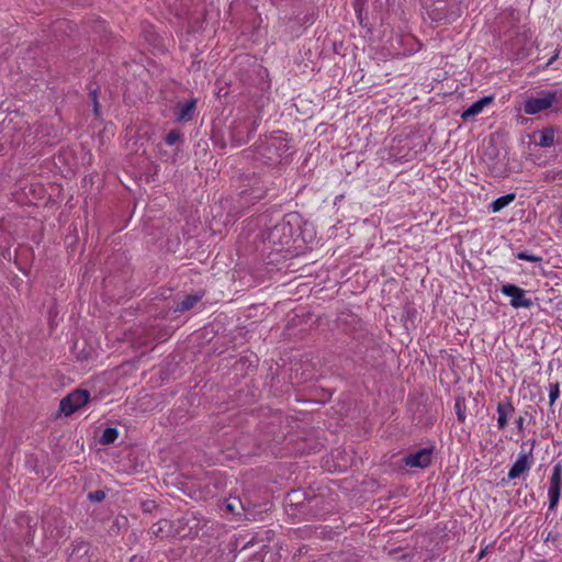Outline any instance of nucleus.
Returning a JSON list of instances; mask_svg holds the SVG:
<instances>
[{
    "label": "nucleus",
    "instance_id": "1",
    "mask_svg": "<svg viewBox=\"0 0 562 562\" xmlns=\"http://www.w3.org/2000/svg\"><path fill=\"white\" fill-rule=\"evenodd\" d=\"M335 326L358 342L355 349L356 355L369 364L374 363L375 355L380 356V345L357 314L348 310L340 312L335 321Z\"/></svg>",
    "mask_w": 562,
    "mask_h": 562
},
{
    "label": "nucleus",
    "instance_id": "2",
    "mask_svg": "<svg viewBox=\"0 0 562 562\" xmlns=\"http://www.w3.org/2000/svg\"><path fill=\"white\" fill-rule=\"evenodd\" d=\"M301 223L297 213L285 214L276 225L261 232L263 249L270 252H291L300 248Z\"/></svg>",
    "mask_w": 562,
    "mask_h": 562
},
{
    "label": "nucleus",
    "instance_id": "3",
    "mask_svg": "<svg viewBox=\"0 0 562 562\" xmlns=\"http://www.w3.org/2000/svg\"><path fill=\"white\" fill-rule=\"evenodd\" d=\"M251 151L254 160L268 166L288 164L293 153L291 138L283 131L259 138Z\"/></svg>",
    "mask_w": 562,
    "mask_h": 562
},
{
    "label": "nucleus",
    "instance_id": "4",
    "mask_svg": "<svg viewBox=\"0 0 562 562\" xmlns=\"http://www.w3.org/2000/svg\"><path fill=\"white\" fill-rule=\"evenodd\" d=\"M423 14L438 25L450 24L458 20L463 11L459 0H419Z\"/></svg>",
    "mask_w": 562,
    "mask_h": 562
},
{
    "label": "nucleus",
    "instance_id": "5",
    "mask_svg": "<svg viewBox=\"0 0 562 562\" xmlns=\"http://www.w3.org/2000/svg\"><path fill=\"white\" fill-rule=\"evenodd\" d=\"M562 92L559 90L542 91L537 98H528L524 103V112L528 115H535L539 112L560 105Z\"/></svg>",
    "mask_w": 562,
    "mask_h": 562
},
{
    "label": "nucleus",
    "instance_id": "6",
    "mask_svg": "<svg viewBox=\"0 0 562 562\" xmlns=\"http://www.w3.org/2000/svg\"><path fill=\"white\" fill-rule=\"evenodd\" d=\"M202 520L194 513H186L182 517L173 520V530L176 538L196 537L202 528Z\"/></svg>",
    "mask_w": 562,
    "mask_h": 562
},
{
    "label": "nucleus",
    "instance_id": "7",
    "mask_svg": "<svg viewBox=\"0 0 562 562\" xmlns=\"http://www.w3.org/2000/svg\"><path fill=\"white\" fill-rule=\"evenodd\" d=\"M90 398V393L87 390H75L61 398L59 403V411L65 416H70L81 407H83Z\"/></svg>",
    "mask_w": 562,
    "mask_h": 562
},
{
    "label": "nucleus",
    "instance_id": "8",
    "mask_svg": "<svg viewBox=\"0 0 562 562\" xmlns=\"http://www.w3.org/2000/svg\"><path fill=\"white\" fill-rule=\"evenodd\" d=\"M562 493V464H554L550 476L548 498L549 510H554L560 502Z\"/></svg>",
    "mask_w": 562,
    "mask_h": 562
},
{
    "label": "nucleus",
    "instance_id": "9",
    "mask_svg": "<svg viewBox=\"0 0 562 562\" xmlns=\"http://www.w3.org/2000/svg\"><path fill=\"white\" fill-rule=\"evenodd\" d=\"M501 291L504 295L510 297V305L514 308H529L533 305L532 301L526 297V291L516 284H504Z\"/></svg>",
    "mask_w": 562,
    "mask_h": 562
},
{
    "label": "nucleus",
    "instance_id": "10",
    "mask_svg": "<svg viewBox=\"0 0 562 562\" xmlns=\"http://www.w3.org/2000/svg\"><path fill=\"white\" fill-rule=\"evenodd\" d=\"M536 443L533 439L531 441V448L528 452H524L519 456V458L515 461L507 473V477L509 481L518 479L521 474L527 473L532 464V448Z\"/></svg>",
    "mask_w": 562,
    "mask_h": 562
},
{
    "label": "nucleus",
    "instance_id": "11",
    "mask_svg": "<svg viewBox=\"0 0 562 562\" xmlns=\"http://www.w3.org/2000/svg\"><path fill=\"white\" fill-rule=\"evenodd\" d=\"M432 461V448H422L404 458V463L411 468L425 469Z\"/></svg>",
    "mask_w": 562,
    "mask_h": 562
},
{
    "label": "nucleus",
    "instance_id": "12",
    "mask_svg": "<svg viewBox=\"0 0 562 562\" xmlns=\"http://www.w3.org/2000/svg\"><path fill=\"white\" fill-rule=\"evenodd\" d=\"M196 109V99L190 98L183 102H178L175 106V121L178 123H187L193 120Z\"/></svg>",
    "mask_w": 562,
    "mask_h": 562
},
{
    "label": "nucleus",
    "instance_id": "13",
    "mask_svg": "<svg viewBox=\"0 0 562 562\" xmlns=\"http://www.w3.org/2000/svg\"><path fill=\"white\" fill-rule=\"evenodd\" d=\"M68 562H90V543L83 540L72 542Z\"/></svg>",
    "mask_w": 562,
    "mask_h": 562
},
{
    "label": "nucleus",
    "instance_id": "14",
    "mask_svg": "<svg viewBox=\"0 0 562 562\" xmlns=\"http://www.w3.org/2000/svg\"><path fill=\"white\" fill-rule=\"evenodd\" d=\"M149 532L154 538H176L173 530V520L160 519L159 521L155 522L151 526Z\"/></svg>",
    "mask_w": 562,
    "mask_h": 562
},
{
    "label": "nucleus",
    "instance_id": "15",
    "mask_svg": "<svg viewBox=\"0 0 562 562\" xmlns=\"http://www.w3.org/2000/svg\"><path fill=\"white\" fill-rule=\"evenodd\" d=\"M514 412L515 407L509 398L497 404V427L499 430H504L506 428L508 419Z\"/></svg>",
    "mask_w": 562,
    "mask_h": 562
},
{
    "label": "nucleus",
    "instance_id": "16",
    "mask_svg": "<svg viewBox=\"0 0 562 562\" xmlns=\"http://www.w3.org/2000/svg\"><path fill=\"white\" fill-rule=\"evenodd\" d=\"M559 130H557L553 126H547L537 133L539 134V139L536 142V144L542 148L551 147L554 143L560 144V138L555 139V133Z\"/></svg>",
    "mask_w": 562,
    "mask_h": 562
},
{
    "label": "nucleus",
    "instance_id": "17",
    "mask_svg": "<svg viewBox=\"0 0 562 562\" xmlns=\"http://www.w3.org/2000/svg\"><path fill=\"white\" fill-rule=\"evenodd\" d=\"M493 99H494L493 95H485V97L479 99L477 101H475L474 103H472L461 114L462 120L467 121V120H469L471 117H474L477 114H480L483 111L484 106L490 104L493 101Z\"/></svg>",
    "mask_w": 562,
    "mask_h": 562
},
{
    "label": "nucleus",
    "instance_id": "18",
    "mask_svg": "<svg viewBox=\"0 0 562 562\" xmlns=\"http://www.w3.org/2000/svg\"><path fill=\"white\" fill-rule=\"evenodd\" d=\"M289 502L291 505H295L300 507L301 509L305 507L304 501H307V503H317L318 497L315 495H312L311 497H306L305 494H303L301 491H292L288 494Z\"/></svg>",
    "mask_w": 562,
    "mask_h": 562
},
{
    "label": "nucleus",
    "instance_id": "19",
    "mask_svg": "<svg viewBox=\"0 0 562 562\" xmlns=\"http://www.w3.org/2000/svg\"><path fill=\"white\" fill-rule=\"evenodd\" d=\"M202 295L200 294H190L187 295L182 301L178 302L176 306L177 312H186L191 310L200 300Z\"/></svg>",
    "mask_w": 562,
    "mask_h": 562
},
{
    "label": "nucleus",
    "instance_id": "20",
    "mask_svg": "<svg viewBox=\"0 0 562 562\" xmlns=\"http://www.w3.org/2000/svg\"><path fill=\"white\" fill-rule=\"evenodd\" d=\"M516 198V194L515 193H507L505 195H502L499 198H497L496 200H494L492 203H491V210L492 212L496 213V212H499L501 210H503L504 207H506L509 203H512Z\"/></svg>",
    "mask_w": 562,
    "mask_h": 562
},
{
    "label": "nucleus",
    "instance_id": "21",
    "mask_svg": "<svg viewBox=\"0 0 562 562\" xmlns=\"http://www.w3.org/2000/svg\"><path fill=\"white\" fill-rule=\"evenodd\" d=\"M119 437V430L114 427H108L103 430L99 442L101 445H110L113 443Z\"/></svg>",
    "mask_w": 562,
    "mask_h": 562
},
{
    "label": "nucleus",
    "instance_id": "22",
    "mask_svg": "<svg viewBox=\"0 0 562 562\" xmlns=\"http://www.w3.org/2000/svg\"><path fill=\"white\" fill-rule=\"evenodd\" d=\"M183 137V134L180 132V130L173 128L168 132V134L165 136V143L169 146H173L177 143L181 142Z\"/></svg>",
    "mask_w": 562,
    "mask_h": 562
},
{
    "label": "nucleus",
    "instance_id": "23",
    "mask_svg": "<svg viewBox=\"0 0 562 562\" xmlns=\"http://www.w3.org/2000/svg\"><path fill=\"white\" fill-rule=\"evenodd\" d=\"M454 409L457 414V418L460 423L465 420V400L463 397H458L454 403Z\"/></svg>",
    "mask_w": 562,
    "mask_h": 562
},
{
    "label": "nucleus",
    "instance_id": "24",
    "mask_svg": "<svg viewBox=\"0 0 562 562\" xmlns=\"http://www.w3.org/2000/svg\"><path fill=\"white\" fill-rule=\"evenodd\" d=\"M547 182L562 181V169H550L543 173Z\"/></svg>",
    "mask_w": 562,
    "mask_h": 562
},
{
    "label": "nucleus",
    "instance_id": "25",
    "mask_svg": "<svg viewBox=\"0 0 562 562\" xmlns=\"http://www.w3.org/2000/svg\"><path fill=\"white\" fill-rule=\"evenodd\" d=\"M516 257L520 260H526L530 262H541L542 258L540 256H536L527 250H522L517 252Z\"/></svg>",
    "mask_w": 562,
    "mask_h": 562
},
{
    "label": "nucleus",
    "instance_id": "26",
    "mask_svg": "<svg viewBox=\"0 0 562 562\" xmlns=\"http://www.w3.org/2000/svg\"><path fill=\"white\" fill-rule=\"evenodd\" d=\"M560 396V384L558 382L549 385V403L553 405Z\"/></svg>",
    "mask_w": 562,
    "mask_h": 562
},
{
    "label": "nucleus",
    "instance_id": "27",
    "mask_svg": "<svg viewBox=\"0 0 562 562\" xmlns=\"http://www.w3.org/2000/svg\"><path fill=\"white\" fill-rule=\"evenodd\" d=\"M90 98H91V101H92V105H93V112L94 114L98 116L100 114V104H99V101H98V89H90Z\"/></svg>",
    "mask_w": 562,
    "mask_h": 562
},
{
    "label": "nucleus",
    "instance_id": "28",
    "mask_svg": "<svg viewBox=\"0 0 562 562\" xmlns=\"http://www.w3.org/2000/svg\"><path fill=\"white\" fill-rule=\"evenodd\" d=\"M239 128H240V125H236L232 130V139L235 143V145H237V146L241 145L243 143L247 142V139H248V136L246 138L239 136V132H238Z\"/></svg>",
    "mask_w": 562,
    "mask_h": 562
},
{
    "label": "nucleus",
    "instance_id": "29",
    "mask_svg": "<svg viewBox=\"0 0 562 562\" xmlns=\"http://www.w3.org/2000/svg\"><path fill=\"white\" fill-rule=\"evenodd\" d=\"M105 498V493L102 490H97L88 494V499L94 503H100Z\"/></svg>",
    "mask_w": 562,
    "mask_h": 562
},
{
    "label": "nucleus",
    "instance_id": "30",
    "mask_svg": "<svg viewBox=\"0 0 562 562\" xmlns=\"http://www.w3.org/2000/svg\"><path fill=\"white\" fill-rule=\"evenodd\" d=\"M357 14V19L361 26H368L369 25V19H368V11L364 8V10H355Z\"/></svg>",
    "mask_w": 562,
    "mask_h": 562
},
{
    "label": "nucleus",
    "instance_id": "31",
    "mask_svg": "<svg viewBox=\"0 0 562 562\" xmlns=\"http://www.w3.org/2000/svg\"><path fill=\"white\" fill-rule=\"evenodd\" d=\"M237 505L241 506L240 501L237 497L228 498L226 501V509L233 514H237Z\"/></svg>",
    "mask_w": 562,
    "mask_h": 562
},
{
    "label": "nucleus",
    "instance_id": "32",
    "mask_svg": "<svg viewBox=\"0 0 562 562\" xmlns=\"http://www.w3.org/2000/svg\"><path fill=\"white\" fill-rule=\"evenodd\" d=\"M311 532H312L311 529L307 527H305L303 529L297 528V529L293 530V535L296 537H300V538L307 537Z\"/></svg>",
    "mask_w": 562,
    "mask_h": 562
},
{
    "label": "nucleus",
    "instance_id": "33",
    "mask_svg": "<svg viewBox=\"0 0 562 562\" xmlns=\"http://www.w3.org/2000/svg\"><path fill=\"white\" fill-rule=\"evenodd\" d=\"M368 0H353L355 10H364Z\"/></svg>",
    "mask_w": 562,
    "mask_h": 562
},
{
    "label": "nucleus",
    "instance_id": "34",
    "mask_svg": "<svg viewBox=\"0 0 562 562\" xmlns=\"http://www.w3.org/2000/svg\"><path fill=\"white\" fill-rule=\"evenodd\" d=\"M559 55H560V49L557 48L553 56L547 61L546 67L551 66L559 58Z\"/></svg>",
    "mask_w": 562,
    "mask_h": 562
},
{
    "label": "nucleus",
    "instance_id": "35",
    "mask_svg": "<svg viewBox=\"0 0 562 562\" xmlns=\"http://www.w3.org/2000/svg\"><path fill=\"white\" fill-rule=\"evenodd\" d=\"M130 562H146V558L142 554H134L131 557Z\"/></svg>",
    "mask_w": 562,
    "mask_h": 562
},
{
    "label": "nucleus",
    "instance_id": "36",
    "mask_svg": "<svg viewBox=\"0 0 562 562\" xmlns=\"http://www.w3.org/2000/svg\"><path fill=\"white\" fill-rule=\"evenodd\" d=\"M524 422H525V419H524V417H522V416H519V417H518V418H516V420H515V424H516L517 429H518L519 431L524 430Z\"/></svg>",
    "mask_w": 562,
    "mask_h": 562
},
{
    "label": "nucleus",
    "instance_id": "37",
    "mask_svg": "<svg viewBox=\"0 0 562 562\" xmlns=\"http://www.w3.org/2000/svg\"><path fill=\"white\" fill-rule=\"evenodd\" d=\"M151 507H154V502H145L143 504L144 512H150Z\"/></svg>",
    "mask_w": 562,
    "mask_h": 562
},
{
    "label": "nucleus",
    "instance_id": "38",
    "mask_svg": "<svg viewBox=\"0 0 562 562\" xmlns=\"http://www.w3.org/2000/svg\"><path fill=\"white\" fill-rule=\"evenodd\" d=\"M486 551H487V547H486V548H484V549H482V550L480 551L479 555H477V559H479V560L483 559V558L485 557V554H486Z\"/></svg>",
    "mask_w": 562,
    "mask_h": 562
}]
</instances>
